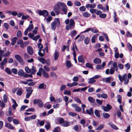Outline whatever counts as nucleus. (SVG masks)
<instances>
[{
    "label": "nucleus",
    "mask_w": 132,
    "mask_h": 132,
    "mask_svg": "<svg viewBox=\"0 0 132 132\" xmlns=\"http://www.w3.org/2000/svg\"><path fill=\"white\" fill-rule=\"evenodd\" d=\"M67 9L66 5L64 3L62 2H59L54 5L53 10L56 15H58L62 10L64 12V14H66Z\"/></svg>",
    "instance_id": "1"
},
{
    "label": "nucleus",
    "mask_w": 132,
    "mask_h": 132,
    "mask_svg": "<svg viewBox=\"0 0 132 132\" xmlns=\"http://www.w3.org/2000/svg\"><path fill=\"white\" fill-rule=\"evenodd\" d=\"M51 27L52 29L55 30L56 27L59 28L60 26V19L59 18L55 19L54 21L51 24Z\"/></svg>",
    "instance_id": "2"
},
{
    "label": "nucleus",
    "mask_w": 132,
    "mask_h": 132,
    "mask_svg": "<svg viewBox=\"0 0 132 132\" xmlns=\"http://www.w3.org/2000/svg\"><path fill=\"white\" fill-rule=\"evenodd\" d=\"M34 105L37 104L38 106L40 108H42L43 106L44 103L40 99H35L33 100Z\"/></svg>",
    "instance_id": "3"
},
{
    "label": "nucleus",
    "mask_w": 132,
    "mask_h": 132,
    "mask_svg": "<svg viewBox=\"0 0 132 132\" xmlns=\"http://www.w3.org/2000/svg\"><path fill=\"white\" fill-rule=\"evenodd\" d=\"M75 24V23L74 20L72 19L70 20V23L69 24L67 25L66 27V29L67 30L71 29L73 27Z\"/></svg>",
    "instance_id": "4"
},
{
    "label": "nucleus",
    "mask_w": 132,
    "mask_h": 132,
    "mask_svg": "<svg viewBox=\"0 0 132 132\" xmlns=\"http://www.w3.org/2000/svg\"><path fill=\"white\" fill-rule=\"evenodd\" d=\"M16 60L21 64L24 63L22 57L19 55L18 54L15 55L14 56Z\"/></svg>",
    "instance_id": "5"
},
{
    "label": "nucleus",
    "mask_w": 132,
    "mask_h": 132,
    "mask_svg": "<svg viewBox=\"0 0 132 132\" xmlns=\"http://www.w3.org/2000/svg\"><path fill=\"white\" fill-rule=\"evenodd\" d=\"M38 14L39 15H43L45 17L48 15V13L47 10H44L43 11L39 10L38 12Z\"/></svg>",
    "instance_id": "6"
},
{
    "label": "nucleus",
    "mask_w": 132,
    "mask_h": 132,
    "mask_svg": "<svg viewBox=\"0 0 132 132\" xmlns=\"http://www.w3.org/2000/svg\"><path fill=\"white\" fill-rule=\"evenodd\" d=\"M86 113L90 115L92 117H94V112L92 108H90L89 109H87L86 110Z\"/></svg>",
    "instance_id": "7"
},
{
    "label": "nucleus",
    "mask_w": 132,
    "mask_h": 132,
    "mask_svg": "<svg viewBox=\"0 0 132 132\" xmlns=\"http://www.w3.org/2000/svg\"><path fill=\"white\" fill-rule=\"evenodd\" d=\"M72 106L75 108V110L78 112H80L81 110V108L79 107L77 104H72Z\"/></svg>",
    "instance_id": "8"
},
{
    "label": "nucleus",
    "mask_w": 132,
    "mask_h": 132,
    "mask_svg": "<svg viewBox=\"0 0 132 132\" xmlns=\"http://www.w3.org/2000/svg\"><path fill=\"white\" fill-rule=\"evenodd\" d=\"M27 51L28 53L30 55H32L34 53L33 49L30 46H29L27 47Z\"/></svg>",
    "instance_id": "9"
},
{
    "label": "nucleus",
    "mask_w": 132,
    "mask_h": 132,
    "mask_svg": "<svg viewBox=\"0 0 132 132\" xmlns=\"http://www.w3.org/2000/svg\"><path fill=\"white\" fill-rule=\"evenodd\" d=\"M111 68L116 71H117L118 70V67L117 63L115 62H114Z\"/></svg>",
    "instance_id": "10"
},
{
    "label": "nucleus",
    "mask_w": 132,
    "mask_h": 132,
    "mask_svg": "<svg viewBox=\"0 0 132 132\" xmlns=\"http://www.w3.org/2000/svg\"><path fill=\"white\" fill-rule=\"evenodd\" d=\"M5 127L11 130L13 129L14 128V127H13L11 124L8 123H5Z\"/></svg>",
    "instance_id": "11"
},
{
    "label": "nucleus",
    "mask_w": 132,
    "mask_h": 132,
    "mask_svg": "<svg viewBox=\"0 0 132 132\" xmlns=\"http://www.w3.org/2000/svg\"><path fill=\"white\" fill-rule=\"evenodd\" d=\"M111 78V77H108L106 78H103L102 79V80L103 82L107 83H111L110 81Z\"/></svg>",
    "instance_id": "12"
},
{
    "label": "nucleus",
    "mask_w": 132,
    "mask_h": 132,
    "mask_svg": "<svg viewBox=\"0 0 132 132\" xmlns=\"http://www.w3.org/2000/svg\"><path fill=\"white\" fill-rule=\"evenodd\" d=\"M125 77H126V74H124V75L122 76V77L120 74H119L118 75L119 79L121 82H122L123 81H125Z\"/></svg>",
    "instance_id": "13"
},
{
    "label": "nucleus",
    "mask_w": 132,
    "mask_h": 132,
    "mask_svg": "<svg viewBox=\"0 0 132 132\" xmlns=\"http://www.w3.org/2000/svg\"><path fill=\"white\" fill-rule=\"evenodd\" d=\"M93 62L95 64H98L101 62V60L99 58H96L93 60Z\"/></svg>",
    "instance_id": "14"
},
{
    "label": "nucleus",
    "mask_w": 132,
    "mask_h": 132,
    "mask_svg": "<svg viewBox=\"0 0 132 132\" xmlns=\"http://www.w3.org/2000/svg\"><path fill=\"white\" fill-rule=\"evenodd\" d=\"M18 75L20 77L23 76L24 75V72L23 70L21 69H20L18 72Z\"/></svg>",
    "instance_id": "15"
},
{
    "label": "nucleus",
    "mask_w": 132,
    "mask_h": 132,
    "mask_svg": "<svg viewBox=\"0 0 132 132\" xmlns=\"http://www.w3.org/2000/svg\"><path fill=\"white\" fill-rule=\"evenodd\" d=\"M59 53L56 51H55L54 52V60H57L59 57Z\"/></svg>",
    "instance_id": "16"
},
{
    "label": "nucleus",
    "mask_w": 132,
    "mask_h": 132,
    "mask_svg": "<svg viewBox=\"0 0 132 132\" xmlns=\"http://www.w3.org/2000/svg\"><path fill=\"white\" fill-rule=\"evenodd\" d=\"M88 83L89 84H92L96 82V80L93 78V77L88 78Z\"/></svg>",
    "instance_id": "17"
},
{
    "label": "nucleus",
    "mask_w": 132,
    "mask_h": 132,
    "mask_svg": "<svg viewBox=\"0 0 132 132\" xmlns=\"http://www.w3.org/2000/svg\"><path fill=\"white\" fill-rule=\"evenodd\" d=\"M17 39V38L16 37H13L11 40L12 42L11 44L13 46L16 43Z\"/></svg>",
    "instance_id": "18"
},
{
    "label": "nucleus",
    "mask_w": 132,
    "mask_h": 132,
    "mask_svg": "<svg viewBox=\"0 0 132 132\" xmlns=\"http://www.w3.org/2000/svg\"><path fill=\"white\" fill-rule=\"evenodd\" d=\"M71 125V123L67 121H65L62 125L64 127H68Z\"/></svg>",
    "instance_id": "19"
},
{
    "label": "nucleus",
    "mask_w": 132,
    "mask_h": 132,
    "mask_svg": "<svg viewBox=\"0 0 132 132\" xmlns=\"http://www.w3.org/2000/svg\"><path fill=\"white\" fill-rule=\"evenodd\" d=\"M10 54V52L9 50H7L5 52V53L2 55H1L2 57H7L9 56Z\"/></svg>",
    "instance_id": "20"
},
{
    "label": "nucleus",
    "mask_w": 132,
    "mask_h": 132,
    "mask_svg": "<svg viewBox=\"0 0 132 132\" xmlns=\"http://www.w3.org/2000/svg\"><path fill=\"white\" fill-rule=\"evenodd\" d=\"M5 71L7 74L9 75H11L12 73V72L11 70L9 68H5Z\"/></svg>",
    "instance_id": "21"
},
{
    "label": "nucleus",
    "mask_w": 132,
    "mask_h": 132,
    "mask_svg": "<svg viewBox=\"0 0 132 132\" xmlns=\"http://www.w3.org/2000/svg\"><path fill=\"white\" fill-rule=\"evenodd\" d=\"M42 74L43 75V76L45 78H49V75L44 70H43L42 72Z\"/></svg>",
    "instance_id": "22"
},
{
    "label": "nucleus",
    "mask_w": 132,
    "mask_h": 132,
    "mask_svg": "<svg viewBox=\"0 0 132 132\" xmlns=\"http://www.w3.org/2000/svg\"><path fill=\"white\" fill-rule=\"evenodd\" d=\"M36 68L34 66H32V68L31 69V74L32 75H34L36 72Z\"/></svg>",
    "instance_id": "23"
},
{
    "label": "nucleus",
    "mask_w": 132,
    "mask_h": 132,
    "mask_svg": "<svg viewBox=\"0 0 132 132\" xmlns=\"http://www.w3.org/2000/svg\"><path fill=\"white\" fill-rule=\"evenodd\" d=\"M78 61L80 62L84 63V61L83 60V56L81 55L79 56L78 57Z\"/></svg>",
    "instance_id": "24"
},
{
    "label": "nucleus",
    "mask_w": 132,
    "mask_h": 132,
    "mask_svg": "<svg viewBox=\"0 0 132 132\" xmlns=\"http://www.w3.org/2000/svg\"><path fill=\"white\" fill-rule=\"evenodd\" d=\"M26 90L27 92L32 94L33 91V90L32 89V88L31 87H27Z\"/></svg>",
    "instance_id": "25"
},
{
    "label": "nucleus",
    "mask_w": 132,
    "mask_h": 132,
    "mask_svg": "<svg viewBox=\"0 0 132 132\" xmlns=\"http://www.w3.org/2000/svg\"><path fill=\"white\" fill-rule=\"evenodd\" d=\"M82 15L84 17L86 18H88V17H89L90 15V13L87 12L83 13Z\"/></svg>",
    "instance_id": "26"
},
{
    "label": "nucleus",
    "mask_w": 132,
    "mask_h": 132,
    "mask_svg": "<svg viewBox=\"0 0 132 132\" xmlns=\"http://www.w3.org/2000/svg\"><path fill=\"white\" fill-rule=\"evenodd\" d=\"M104 124H101L98 127L96 128V130H99L102 129L104 128Z\"/></svg>",
    "instance_id": "27"
},
{
    "label": "nucleus",
    "mask_w": 132,
    "mask_h": 132,
    "mask_svg": "<svg viewBox=\"0 0 132 132\" xmlns=\"http://www.w3.org/2000/svg\"><path fill=\"white\" fill-rule=\"evenodd\" d=\"M85 66L86 67L88 68H90L92 69L93 68V65L88 62L86 64Z\"/></svg>",
    "instance_id": "28"
},
{
    "label": "nucleus",
    "mask_w": 132,
    "mask_h": 132,
    "mask_svg": "<svg viewBox=\"0 0 132 132\" xmlns=\"http://www.w3.org/2000/svg\"><path fill=\"white\" fill-rule=\"evenodd\" d=\"M94 113L96 116L97 117L100 118V115L99 113L98 110H95L94 111Z\"/></svg>",
    "instance_id": "29"
},
{
    "label": "nucleus",
    "mask_w": 132,
    "mask_h": 132,
    "mask_svg": "<svg viewBox=\"0 0 132 132\" xmlns=\"http://www.w3.org/2000/svg\"><path fill=\"white\" fill-rule=\"evenodd\" d=\"M103 114V117L105 119L108 118L110 117V115L107 113L104 112Z\"/></svg>",
    "instance_id": "30"
},
{
    "label": "nucleus",
    "mask_w": 132,
    "mask_h": 132,
    "mask_svg": "<svg viewBox=\"0 0 132 132\" xmlns=\"http://www.w3.org/2000/svg\"><path fill=\"white\" fill-rule=\"evenodd\" d=\"M72 64L71 62L69 61H67L66 62V66L68 68H69L71 67Z\"/></svg>",
    "instance_id": "31"
},
{
    "label": "nucleus",
    "mask_w": 132,
    "mask_h": 132,
    "mask_svg": "<svg viewBox=\"0 0 132 132\" xmlns=\"http://www.w3.org/2000/svg\"><path fill=\"white\" fill-rule=\"evenodd\" d=\"M22 93V89L20 88L19 89V90L17 91L16 92V94L17 95L19 96L21 95Z\"/></svg>",
    "instance_id": "32"
},
{
    "label": "nucleus",
    "mask_w": 132,
    "mask_h": 132,
    "mask_svg": "<svg viewBox=\"0 0 132 132\" xmlns=\"http://www.w3.org/2000/svg\"><path fill=\"white\" fill-rule=\"evenodd\" d=\"M88 100L89 102L92 103H93L95 101V99L93 97H88Z\"/></svg>",
    "instance_id": "33"
},
{
    "label": "nucleus",
    "mask_w": 132,
    "mask_h": 132,
    "mask_svg": "<svg viewBox=\"0 0 132 132\" xmlns=\"http://www.w3.org/2000/svg\"><path fill=\"white\" fill-rule=\"evenodd\" d=\"M50 75L51 77L54 78H57V76L56 75L54 72H51L50 73Z\"/></svg>",
    "instance_id": "34"
},
{
    "label": "nucleus",
    "mask_w": 132,
    "mask_h": 132,
    "mask_svg": "<svg viewBox=\"0 0 132 132\" xmlns=\"http://www.w3.org/2000/svg\"><path fill=\"white\" fill-rule=\"evenodd\" d=\"M77 34V32L75 30H73L71 32V36L73 37L75 36Z\"/></svg>",
    "instance_id": "35"
},
{
    "label": "nucleus",
    "mask_w": 132,
    "mask_h": 132,
    "mask_svg": "<svg viewBox=\"0 0 132 132\" xmlns=\"http://www.w3.org/2000/svg\"><path fill=\"white\" fill-rule=\"evenodd\" d=\"M90 39L89 38L86 37L84 40V43L86 45H88L89 44Z\"/></svg>",
    "instance_id": "36"
},
{
    "label": "nucleus",
    "mask_w": 132,
    "mask_h": 132,
    "mask_svg": "<svg viewBox=\"0 0 132 132\" xmlns=\"http://www.w3.org/2000/svg\"><path fill=\"white\" fill-rule=\"evenodd\" d=\"M110 126L113 129L117 130L118 129V127L115 125L111 123L110 124Z\"/></svg>",
    "instance_id": "37"
},
{
    "label": "nucleus",
    "mask_w": 132,
    "mask_h": 132,
    "mask_svg": "<svg viewBox=\"0 0 132 132\" xmlns=\"http://www.w3.org/2000/svg\"><path fill=\"white\" fill-rule=\"evenodd\" d=\"M90 31H91L92 32L94 33H96L98 32V30L97 29L93 28H91Z\"/></svg>",
    "instance_id": "38"
},
{
    "label": "nucleus",
    "mask_w": 132,
    "mask_h": 132,
    "mask_svg": "<svg viewBox=\"0 0 132 132\" xmlns=\"http://www.w3.org/2000/svg\"><path fill=\"white\" fill-rule=\"evenodd\" d=\"M117 96L118 97L117 101L120 104H121V95H118Z\"/></svg>",
    "instance_id": "39"
},
{
    "label": "nucleus",
    "mask_w": 132,
    "mask_h": 132,
    "mask_svg": "<svg viewBox=\"0 0 132 132\" xmlns=\"http://www.w3.org/2000/svg\"><path fill=\"white\" fill-rule=\"evenodd\" d=\"M11 71L14 74H16L18 73L17 70L15 68H12L11 70Z\"/></svg>",
    "instance_id": "40"
},
{
    "label": "nucleus",
    "mask_w": 132,
    "mask_h": 132,
    "mask_svg": "<svg viewBox=\"0 0 132 132\" xmlns=\"http://www.w3.org/2000/svg\"><path fill=\"white\" fill-rule=\"evenodd\" d=\"M39 60L42 64L45 63V60L43 57H40L38 59Z\"/></svg>",
    "instance_id": "41"
},
{
    "label": "nucleus",
    "mask_w": 132,
    "mask_h": 132,
    "mask_svg": "<svg viewBox=\"0 0 132 132\" xmlns=\"http://www.w3.org/2000/svg\"><path fill=\"white\" fill-rule=\"evenodd\" d=\"M23 77L25 78H27L28 77H32V75L31 74H28L26 73H25L23 76Z\"/></svg>",
    "instance_id": "42"
},
{
    "label": "nucleus",
    "mask_w": 132,
    "mask_h": 132,
    "mask_svg": "<svg viewBox=\"0 0 132 132\" xmlns=\"http://www.w3.org/2000/svg\"><path fill=\"white\" fill-rule=\"evenodd\" d=\"M33 26L32 24L31 25L29 24L28 27L27 28L28 29V30H29V31L30 32L33 29Z\"/></svg>",
    "instance_id": "43"
},
{
    "label": "nucleus",
    "mask_w": 132,
    "mask_h": 132,
    "mask_svg": "<svg viewBox=\"0 0 132 132\" xmlns=\"http://www.w3.org/2000/svg\"><path fill=\"white\" fill-rule=\"evenodd\" d=\"M40 36L39 35H37V36L34 37L32 38V39L35 41H37L38 39L40 38Z\"/></svg>",
    "instance_id": "44"
},
{
    "label": "nucleus",
    "mask_w": 132,
    "mask_h": 132,
    "mask_svg": "<svg viewBox=\"0 0 132 132\" xmlns=\"http://www.w3.org/2000/svg\"><path fill=\"white\" fill-rule=\"evenodd\" d=\"M13 122L16 125H17L19 124L20 123L19 121L16 119H13Z\"/></svg>",
    "instance_id": "45"
},
{
    "label": "nucleus",
    "mask_w": 132,
    "mask_h": 132,
    "mask_svg": "<svg viewBox=\"0 0 132 132\" xmlns=\"http://www.w3.org/2000/svg\"><path fill=\"white\" fill-rule=\"evenodd\" d=\"M29 16L28 15H27L26 16L23 15L22 16L21 19L22 20H25L26 19L29 18Z\"/></svg>",
    "instance_id": "46"
},
{
    "label": "nucleus",
    "mask_w": 132,
    "mask_h": 132,
    "mask_svg": "<svg viewBox=\"0 0 132 132\" xmlns=\"http://www.w3.org/2000/svg\"><path fill=\"white\" fill-rule=\"evenodd\" d=\"M63 93L64 95H70L71 94V92L69 90H66L64 91Z\"/></svg>",
    "instance_id": "47"
},
{
    "label": "nucleus",
    "mask_w": 132,
    "mask_h": 132,
    "mask_svg": "<svg viewBox=\"0 0 132 132\" xmlns=\"http://www.w3.org/2000/svg\"><path fill=\"white\" fill-rule=\"evenodd\" d=\"M16 35L18 38H20L22 36V33L21 31L19 30L17 32Z\"/></svg>",
    "instance_id": "48"
},
{
    "label": "nucleus",
    "mask_w": 132,
    "mask_h": 132,
    "mask_svg": "<svg viewBox=\"0 0 132 132\" xmlns=\"http://www.w3.org/2000/svg\"><path fill=\"white\" fill-rule=\"evenodd\" d=\"M4 26L6 30H8L9 26V24L6 23H4Z\"/></svg>",
    "instance_id": "49"
},
{
    "label": "nucleus",
    "mask_w": 132,
    "mask_h": 132,
    "mask_svg": "<svg viewBox=\"0 0 132 132\" xmlns=\"http://www.w3.org/2000/svg\"><path fill=\"white\" fill-rule=\"evenodd\" d=\"M7 96L6 94H5L3 96V101L5 103L7 102Z\"/></svg>",
    "instance_id": "50"
},
{
    "label": "nucleus",
    "mask_w": 132,
    "mask_h": 132,
    "mask_svg": "<svg viewBox=\"0 0 132 132\" xmlns=\"http://www.w3.org/2000/svg\"><path fill=\"white\" fill-rule=\"evenodd\" d=\"M102 108L103 109L104 111L105 112H108L109 111V109L106 106H103Z\"/></svg>",
    "instance_id": "51"
},
{
    "label": "nucleus",
    "mask_w": 132,
    "mask_h": 132,
    "mask_svg": "<svg viewBox=\"0 0 132 132\" xmlns=\"http://www.w3.org/2000/svg\"><path fill=\"white\" fill-rule=\"evenodd\" d=\"M42 49H39V51L38 52V54L41 57H43L44 56L43 53H41V50Z\"/></svg>",
    "instance_id": "52"
},
{
    "label": "nucleus",
    "mask_w": 132,
    "mask_h": 132,
    "mask_svg": "<svg viewBox=\"0 0 132 132\" xmlns=\"http://www.w3.org/2000/svg\"><path fill=\"white\" fill-rule=\"evenodd\" d=\"M125 67L127 70H128L130 68V64L129 63H128L125 65Z\"/></svg>",
    "instance_id": "53"
},
{
    "label": "nucleus",
    "mask_w": 132,
    "mask_h": 132,
    "mask_svg": "<svg viewBox=\"0 0 132 132\" xmlns=\"http://www.w3.org/2000/svg\"><path fill=\"white\" fill-rule=\"evenodd\" d=\"M26 71L28 73H30L31 72V70L28 67H26L25 68Z\"/></svg>",
    "instance_id": "54"
},
{
    "label": "nucleus",
    "mask_w": 132,
    "mask_h": 132,
    "mask_svg": "<svg viewBox=\"0 0 132 132\" xmlns=\"http://www.w3.org/2000/svg\"><path fill=\"white\" fill-rule=\"evenodd\" d=\"M75 100L78 103L80 104L82 103L80 100L77 97H76L75 98Z\"/></svg>",
    "instance_id": "55"
},
{
    "label": "nucleus",
    "mask_w": 132,
    "mask_h": 132,
    "mask_svg": "<svg viewBox=\"0 0 132 132\" xmlns=\"http://www.w3.org/2000/svg\"><path fill=\"white\" fill-rule=\"evenodd\" d=\"M68 115L69 116H70L72 117H74L76 116L77 114L76 113L73 112H69L68 113Z\"/></svg>",
    "instance_id": "56"
},
{
    "label": "nucleus",
    "mask_w": 132,
    "mask_h": 132,
    "mask_svg": "<svg viewBox=\"0 0 132 132\" xmlns=\"http://www.w3.org/2000/svg\"><path fill=\"white\" fill-rule=\"evenodd\" d=\"M74 4L76 6H80L81 5V3L79 1H76L75 2Z\"/></svg>",
    "instance_id": "57"
},
{
    "label": "nucleus",
    "mask_w": 132,
    "mask_h": 132,
    "mask_svg": "<svg viewBox=\"0 0 132 132\" xmlns=\"http://www.w3.org/2000/svg\"><path fill=\"white\" fill-rule=\"evenodd\" d=\"M99 16L101 18H104L106 16V15L105 14H102V13L100 14Z\"/></svg>",
    "instance_id": "58"
},
{
    "label": "nucleus",
    "mask_w": 132,
    "mask_h": 132,
    "mask_svg": "<svg viewBox=\"0 0 132 132\" xmlns=\"http://www.w3.org/2000/svg\"><path fill=\"white\" fill-rule=\"evenodd\" d=\"M118 66L120 69L122 70L123 68V65L121 63L118 64Z\"/></svg>",
    "instance_id": "59"
},
{
    "label": "nucleus",
    "mask_w": 132,
    "mask_h": 132,
    "mask_svg": "<svg viewBox=\"0 0 132 132\" xmlns=\"http://www.w3.org/2000/svg\"><path fill=\"white\" fill-rule=\"evenodd\" d=\"M79 10L82 11H85L86 10V8L84 6H82L79 8Z\"/></svg>",
    "instance_id": "60"
},
{
    "label": "nucleus",
    "mask_w": 132,
    "mask_h": 132,
    "mask_svg": "<svg viewBox=\"0 0 132 132\" xmlns=\"http://www.w3.org/2000/svg\"><path fill=\"white\" fill-rule=\"evenodd\" d=\"M95 90L93 87H90L89 88L88 90V92L89 93H92L94 92Z\"/></svg>",
    "instance_id": "61"
},
{
    "label": "nucleus",
    "mask_w": 132,
    "mask_h": 132,
    "mask_svg": "<svg viewBox=\"0 0 132 132\" xmlns=\"http://www.w3.org/2000/svg\"><path fill=\"white\" fill-rule=\"evenodd\" d=\"M34 34H32L31 33H29L28 34V37L31 39H32L34 37Z\"/></svg>",
    "instance_id": "62"
},
{
    "label": "nucleus",
    "mask_w": 132,
    "mask_h": 132,
    "mask_svg": "<svg viewBox=\"0 0 132 132\" xmlns=\"http://www.w3.org/2000/svg\"><path fill=\"white\" fill-rule=\"evenodd\" d=\"M128 48L130 50L132 51V46L129 43H128L127 44Z\"/></svg>",
    "instance_id": "63"
},
{
    "label": "nucleus",
    "mask_w": 132,
    "mask_h": 132,
    "mask_svg": "<svg viewBox=\"0 0 132 132\" xmlns=\"http://www.w3.org/2000/svg\"><path fill=\"white\" fill-rule=\"evenodd\" d=\"M59 129H60V128L59 127H57L54 129L53 130V132H59Z\"/></svg>",
    "instance_id": "64"
}]
</instances>
